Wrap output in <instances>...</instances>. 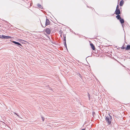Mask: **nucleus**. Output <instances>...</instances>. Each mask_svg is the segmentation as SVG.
<instances>
[{
  "label": "nucleus",
  "instance_id": "f257e3e1",
  "mask_svg": "<svg viewBox=\"0 0 130 130\" xmlns=\"http://www.w3.org/2000/svg\"><path fill=\"white\" fill-rule=\"evenodd\" d=\"M109 116H105V120L108 125H110L111 123L112 117L109 114Z\"/></svg>",
  "mask_w": 130,
  "mask_h": 130
},
{
  "label": "nucleus",
  "instance_id": "f03ea898",
  "mask_svg": "<svg viewBox=\"0 0 130 130\" xmlns=\"http://www.w3.org/2000/svg\"><path fill=\"white\" fill-rule=\"evenodd\" d=\"M3 39H8L9 38H11V37L10 36H5V35H3Z\"/></svg>",
  "mask_w": 130,
  "mask_h": 130
},
{
  "label": "nucleus",
  "instance_id": "7ed1b4c3",
  "mask_svg": "<svg viewBox=\"0 0 130 130\" xmlns=\"http://www.w3.org/2000/svg\"><path fill=\"white\" fill-rule=\"evenodd\" d=\"M115 12L116 14L118 15L120 14V11L119 9H116Z\"/></svg>",
  "mask_w": 130,
  "mask_h": 130
},
{
  "label": "nucleus",
  "instance_id": "20e7f679",
  "mask_svg": "<svg viewBox=\"0 0 130 130\" xmlns=\"http://www.w3.org/2000/svg\"><path fill=\"white\" fill-rule=\"evenodd\" d=\"M45 32L47 34H50L51 33V31L49 28H47L45 30Z\"/></svg>",
  "mask_w": 130,
  "mask_h": 130
},
{
  "label": "nucleus",
  "instance_id": "39448f33",
  "mask_svg": "<svg viewBox=\"0 0 130 130\" xmlns=\"http://www.w3.org/2000/svg\"><path fill=\"white\" fill-rule=\"evenodd\" d=\"M50 23V22L49 20L47 19H46V22L45 23V25H49Z\"/></svg>",
  "mask_w": 130,
  "mask_h": 130
},
{
  "label": "nucleus",
  "instance_id": "423d86ee",
  "mask_svg": "<svg viewBox=\"0 0 130 130\" xmlns=\"http://www.w3.org/2000/svg\"><path fill=\"white\" fill-rule=\"evenodd\" d=\"M90 45L91 46V48H92L93 50H95V47L93 45V44L92 43H90Z\"/></svg>",
  "mask_w": 130,
  "mask_h": 130
},
{
  "label": "nucleus",
  "instance_id": "0eeeda50",
  "mask_svg": "<svg viewBox=\"0 0 130 130\" xmlns=\"http://www.w3.org/2000/svg\"><path fill=\"white\" fill-rule=\"evenodd\" d=\"M120 21L121 23H123L124 22V21L123 19L121 18L120 20Z\"/></svg>",
  "mask_w": 130,
  "mask_h": 130
},
{
  "label": "nucleus",
  "instance_id": "6e6552de",
  "mask_svg": "<svg viewBox=\"0 0 130 130\" xmlns=\"http://www.w3.org/2000/svg\"><path fill=\"white\" fill-rule=\"evenodd\" d=\"M123 4V1H121L120 3V6H122Z\"/></svg>",
  "mask_w": 130,
  "mask_h": 130
},
{
  "label": "nucleus",
  "instance_id": "1a4fd4ad",
  "mask_svg": "<svg viewBox=\"0 0 130 130\" xmlns=\"http://www.w3.org/2000/svg\"><path fill=\"white\" fill-rule=\"evenodd\" d=\"M130 49V46L129 45H127L126 48V49L127 50H128Z\"/></svg>",
  "mask_w": 130,
  "mask_h": 130
},
{
  "label": "nucleus",
  "instance_id": "9d476101",
  "mask_svg": "<svg viewBox=\"0 0 130 130\" xmlns=\"http://www.w3.org/2000/svg\"><path fill=\"white\" fill-rule=\"evenodd\" d=\"M13 113H14L19 118H21L20 117V116H19V115H18V114L17 113L15 112H13Z\"/></svg>",
  "mask_w": 130,
  "mask_h": 130
},
{
  "label": "nucleus",
  "instance_id": "9b49d317",
  "mask_svg": "<svg viewBox=\"0 0 130 130\" xmlns=\"http://www.w3.org/2000/svg\"><path fill=\"white\" fill-rule=\"evenodd\" d=\"M116 18L118 20H120L121 19V18L120 17V15H118L116 16Z\"/></svg>",
  "mask_w": 130,
  "mask_h": 130
},
{
  "label": "nucleus",
  "instance_id": "f8f14e48",
  "mask_svg": "<svg viewBox=\"0 0 130 130\" xmlns=\"http://www.w3.org/2000/svg\"><path fill=\"white\" fill-rule=\"evenodd\" d=\"M37 5L39 8H41V9H42V7L39 4H38Z\"/></svg>",
  "mask_w": 130,
  "mask_h": 130
},
{
  "label": "nucleus",
  "instance_id": "ddd939ff",
  "mask_svg": "<svg viewBox=\"0 0 130 130\" xmlns=\"http://www.w3.org/2000/svg\"><path fill=\"white\" fill-rule=\"evenodd\" d=\"M41 118L42 119V120L43 121H44V120L45 118L44 117H43L42 116H41Z\"/></svg>",
  "mask_w": 130,
  "mask_h": 130
},
{
  "label": "nucleus",
  "instance_id": "4468645a",
  "mask_svg": "<svg viewBox=\"0 0 130 130\" xmlns=\"http://www.w3.org/2000/svg\"><path fill=\"white\" fill-rule=\"evenodd\" d=\"M12 42L13 43H14V44H17V42H15V41H12Z\"/></svg>",
  "mask_w": 130,
  "mask_h": 130
},
{
  "label": "nucleus",
  "instance_id": "2eb2a0df",
  "mask_svg": "<svg viewBox=\"0 0 130 130\" xmlns=\"http://www.w3.org/2000/svg\"><path fill=\"white\" fill-rule=\"evenodd\" d=\"M3 35H0V38L1 39H3Z\"/></svg>",
  "mask_w": 130,
  "mask_h": 130
},
{
  "label": "nucleus",
  "instance_id": "dca6fc26",
  "mask_svg": "<svg viewBox=\"0 0 130 130\" xmlns=\"http://www.w3.org/2000/svg\"><path fill=\"white\" fill-rule=\"evenodd\" d=\"M17 44H18V45H20V46H22V45L21 44H20V43L18 42H17Z\"/></svg>",
  "mask_w": 130,
  "mask_h": 130
},
{
  "label": "nucleus",
  "instance_id": "f3484780",
  "mask_svg": "<svg viewBox=\"0 0 130 130\" xmlns=\"http://www.w3.org/2000/svg\"><path fill=\"white\" fill-rule=\"evenodd\" d=\"M63 40L66 41V36H64Z\"/></svg>",
  "mask_w": 130,
  "mask_h": 130
},
{
  "label": "nucleus",
  "instance_id": "a211bd4d",
  "mask_svg": "<svg viewBox=\"0 0 130 130\" xmlns=\"http://www.w3.org/2000/svg\"><path fill=\"white\" fill-rule=\"evenodd\" d=\"M119 6L118 5L117 7V9H119Z\"/></svg>",
  "mask_w": 130,
  "mask_h": 130
},
{
  "label": "nucleus",
  "instance_id": "6ab92c4d",
  "mask_svg": "<svg viewBox=\"0 0 130 130\" xmlns=\"http://www.w3.org/2000/svg\"><path fill=\"white\" fill-rule=\"evenodd\" d=\"M95 114V112L93 111V112H92V115H93H93L94 114Z\"/></svg>",
  "mask_w": 130,
  "mask_h": 130
},
{
  "label": "nucleus",
  "instance_id": "aec40b11",
  "mask_svg": "<svg viewBox=\"0 0 130 130\" xmlns=\"http://www.w3.org/2000/svg\"><path fill=\"white\" fill-rule=\"evenodd\" d=\"M123 49H124V48H123Z\"/></svg>",
  "mask_w": 130,
  "mask_h": 130
},
{
  "label": "nucleus",
  "instance_id": "412c9836",
  "mask_svg": "<svg viewBox=\"0 0 130 130\" xmlns=\"http://www.w3.org/2000/svg\"><path fill=\"white\" fill-rule=\"evenodd\" d=\"M89 98V100H90V98Z\"/></svg>",
  "mask_w": 130,
  "mask_h": 130
}]
</instances>
